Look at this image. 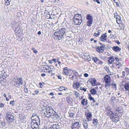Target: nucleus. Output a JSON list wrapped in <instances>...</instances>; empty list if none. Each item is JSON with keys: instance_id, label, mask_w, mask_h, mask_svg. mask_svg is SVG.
I'll return each mask as SVG.
<instances>
[{"instance_id": "54", "label": "nucleus", "mask_w": 129, "mask_h": 129, "mask_svg": "<svg viewBox=\"0 0 129 129\" xmlns=\"http://www.w3.org/2000/svg\"><path fill=\"white\" fill-rule=\"evenodd\" d=\"M84 76L85 77H87L88 76V75L87 73H85L84 74Z\"/></svg>"}, {"instance_id": "3", "label": "nucleus", "mask_w": 129, "mask_h": 129, "mask_svg": "<svg viewBox=\"0 0 129 129\" xmlns=\"http://www.w3.org/2000/svg\"><path fill=\"white\" fill-rule=\"evenodd\" d=\"M55 113V111L53 110L51 107L48 106L46 108L44 114L45 116L48 117L51 116H54Z\"/></svg>"}, {"instance_id": "8", "label": "nucleus", "mask_w": 129, "mask_h": 129, "mask_svg": "<svg viewBox=\"0 0 129 129\" xmlns=\"http://www.w3.org/2000/svg\"><path fill=\"white\" fill-rule=\"evenodd\" d=\"M31 127L33 129H37L39 127V124L36 120H33L30 123Z\"/></svg>"}, {"instance_id": "40", "label": "nucleus", "mask_w": 129, "mask_h": 129, "mask_svg": "<svg viewBox=\"0 0 129 129\" xmlns=\"http://www.w3.org/2000/svg\"><path fill=\"white\" fill-rule=\"evenodd\" d=\"M119 26L120 27H121L120 28L121 29H124L125 26V25L124 24H121L120 25H119Z\"/></svg>"}, {"instance_id": "43", "label": "nucleus", "mask_w": 129, "mask_h": 129, "mask_svg": "<svg viewBox=\"0 0 129 129\" xmlns=\"http://www.w3.org/2000/svg\"><path fill=\"white\" fill-rule=\"evenodd\" d=\"M103 62L102 61L100 60L99 59L98 60V62L97 63V64L102 65L103 64Z\"/></svg>"}, {"instance_id": "25", "label": "nucleus", "mask_w": 129, "mask_h": 129, "mask_svg": "<svg viewBox=\"0 0 129 129\" xmlns=\"http://www.w3.org/2000/svg\"><path fill=\"white\" fill-rule=\"evenodd\" d=\"M124 87L126 90H129V83H126L124 85Z\"/></svg>"}, {"instance_id": "53", "label": "nucleus", "mask_w": 129, "mask_h": 129, "mask_svg": "<svg viewBox=\"0 0 129 129\" xmlns=\"http://www.w3.org/2000/svg\"><path fill=\"white\" fill-rule=\"evenodd\" d=\"M88 98L90 100L91 98H92L91 96V94H89L88 95Z\"/></svg>"}, {"instance_id": "61", "label": "nucleus", "mask_w": 129, "mask_h": 129, "mask_svg": "<svg viewBox=\"0 0 129 129\" xmlns=\"http://www.w3.org/2000/svg\"><path fill=\"white\" fill-rule=\"evenodd\" d=\"M116 43H117L118 44H119L120 43L118 41H115Z\"/></svg>"}, {"instance_id": "45", "label": "nucleus", "mask_w": 129, "mask_h": 129, "mask_svg": "<svg viewBox=\"0 0 129 129\" xmlns=\"http://www.w3.org/2000/svg\"><path fill=\"white\" fill-rule=\"evenodd\" d=\"M73 73L75 76H76L77 75H78L77 72L76 71L74 70H73Z\"/></svg>"}, {"instance_id": "20", "label": "nucleus", "mask_w": 129, "mask_h": 129, "mask_svg": "<svg viewBox=\"0 0 129 129\" xmlns=\"http://www.w3.org/2000/svg\"><path fill=\"white\" fill-rule=\"evenodd\" d=\"M104 49L105 48L101 46L99 47L96 49V51L100 53H101L103 52Z\"/></svg>"}, {"instance_id": "37", "label": "nucleus", "mask_w": 129, "mask_h": 129, "mask_svg": "<svg viewBox=\"0 0 129 129\" xmlns=\"http://www.w3.org/2000/svg\"><path fill=\"white\" fill-rule=\"evenodd\" d=\"M15 101L14 100H13L11 101L10 102V105H11L12 106H13L15 105L14 103H15Z\"/></svg>"}, {"instance_id": "42", "label": "nucleus", "mask_w": 129, "mask_h": 129, "mask_svg": "<svg viewBox=\"0 0 129 129\" xmlns=\"http://www.w3.org/2000/svg\"><path fill=\"white\" fill-rule=\"evenodd\" d=\"M74 94L76 95V97L77 98L79 96V93L76 91H75L74 92Z\"/></svg>"}, {"instance_id": "17", "label": "nucleus", "mask_w": 129, "mask_h": 129, "mask_svg": "<svg viewBox=\"0 0 129 129\" xmlns=\"http://www.w3.org/2000/svg\"><path fill=\"white\" fill-rule=\"evenodd\" d=\"M70 69H68L67 67H66L63 69V74L65 75H68V73Z\"/></svg>"}, {"instance_id": "21", "label": "nucleus", "mask_w": 129, "mask_h": 129, "mask_svg": "<svg viewBox=\"0 0 129 129\" xmlns=\"http://www.w3.org/2000/svg\"><path fill=\"white\" fill-rule=\"evenodd\" d=\"M112 49L113 50L115 51L118 52L121 50V48L115 46L112 47Z\"/></svg>"}, {"instance_id": "30", "label": "nucleus", "mask_w": 129, "mask_h": 129, "mask_svg": "<svg viewBox=\"0 0 129 129\" xmlns=\"http://www.w3.org/2000/svg\"><path fill=\"white\" fill-rule=\"evenodd\" d=\"M73 70L70 69L68 73V75H69L70 76H72L73 74Z\"/></svg>"}, {"instance_id": "2", "label": "nucleus", "mask_w": 129, "mask_h": 129, "mask_svg": "<svg viewBox=\"0 0 129 129\" xmlns=\"http://www.w3.org/2000/svg\"><path fill=\"white\" fill-rule=\"evenodd\" d=\"M13 81L14 85L18 88H20V85H22L23 83V80L21 77L18 78L17 77H15Z\"/></svg>"}, {"instance_id": "52", "label": "nucleus", "mask_w": 129, "mask_h": 129, "mask_svg": "<svg viewBox=\"0 0 129 129\" xmlns=\"http://www.w3.org/2000/svg\"><path fill=\"white\" fill-rule=\"evenodd\" d=\"M75 76L74 75H73L71 77H69V78L72 80H73Z\"/></svg>"}, {"instance_id": "64", "label": "nucleus", "mask_w": 129, "mask_h": 129, "mask_svg": "<svg viewBox=\"0 0 129 129\" xmlns=\"http://www.w3.org/2000/svg\"><path fill=\"white\" fill-rule=\"evenodd\" d=\"M49 95L52 96H53L54 95V94L52 92H51L50 93Z\"/></svg>"}, {"instance_id": "11", "label": "nucleus", "mask_w": 129, "mask_h": 129, "mask_svg": "<svg viewBox=\"0 0 129 129\" xmlns=\"http://www.w3.org/2000/svg\"><path fill=\"white\" fill-rule=\"evenodd\" d=\"M81 16L79 18H73V21L75 24L76 25H80L82 22Z\"/></svg>"}, {"instance_id": "32", "label": "nucleus", "mask_w": 129, "mask_h": 129, "mask_svg": "<svg viewBox=\"0 0 129 129\" xmlns=\"http://www.w3.org/2000/svg\"><path fill=\"white\" fill-rule=\"evenodd\" d=\"M93 123L94 124L96 125L98 122L97 119H93Z\"/></svg>"}, {"instance_id": "34", "label": "nucleus", "mask_w": 129, "mask_h": 129, "mask_svg": "<svg viewBox=\"0 0 129 129\" xmlns=\"http://www.w3.org/2000/svg\"><path fill=\"white\" fill-rule=\"evenodd\" d=\"M79 16H80V17L81 16V15H80L78 14H77L75 15L73 18L75 19L76 18H79L80 17H79Z\"/></svg>"}, {"instance_id": "13", "label": "nucleus", "mask_w": 129, "mask_h": 129, "mask_svg": "<svg viewBox=\"0 0 129 129\" xmlns=\"http://www.w3.org/2000/svg\"><path fill=\"white\" fill-rule=\"evenodd\" d=\"M107 33L103 34L100 37V40L102 42H106L107 39Z\"/></svg>"}, {"instance_id": "60", "label": "nucleus", "mask_w": 129, "mask_h": 129, "mask_svg": "<svg viewBox=\"0 0 129 129\" xmlns=\"http://www.w3.org/2000/svg\"><path fill=\"white\" fill-rule=\"evenodd\" d=\"M58 65H59V66H58V67L59 68L60 66V64H61V62H60V61H59L58 62Z\"/></svg>"}, {"instance_id": "5", "label": "nucleus", "mask_w": 129, "mask_h": 129, "mask_svg": "<svg viewBox=\"0 0 129 129\" xmlns=\"http://www.w3.org/2000/svg\"><path fill=\"white\" fill-rule=\"evenodd\" d=\"M6 119L10 122H12L14 120V116L12 115L11 113L9 112H7L6 113Z\"/></svg>"}, {"instance_id": "27", "label": "nucleus", "mask_w": 129, "mask_h": 129, "mask_svg": "<svg viewBox=\"0 0 129 129\" xmlns=\"http://www.w3.org/2000/svg\"><path fill=\"white\" fill-rule=\"evenodd\" d=\"M83 124V126L85 129H86L88 128V124L86 120L84 122Z\"/></svg>"}, {"instance_id": "6", "label": "nucleus", "mask_w": 129, "mask_h": 129, "mask_svg": "<svg viewBox=\"0 0 129 129\" xmlns=\"http://www.w3.org/2000/svg\"><path fill=\"white\" fill-rule=\"evenodd\" d=\"M86 19L88 21L86 22L87 25L88 26H90L93 22V17L90 14H88L87 15Z\"/></svg>"}, {"instance_id": "12", "label": "nucleus", "mask_w": 129, "mask_h": 129, "mask_svg": "<svg viewBox=\"0 0 129 129\" xmlns=\"http://www.w3.org/2000/svg\"><path fill=\"white\" fill-rule=\"evenodd\" d=\"M80 125L78 122H75L73 123L72 126V129H79Z\"/></svg>"}, {"instance_id": "4", "label": "nucleus", "mask_w": 129, "mask_h": 129, "mask_svg": "<svg viewBox=\"0 0 129 129\" xmlns=\"http://www.w3.org/2000/svg\"><path fill=\"white\" fill-rule=\"evenodd\" d=\"M103 78L105 83V87L106 88H108L111 85V78L109 75H105Z\"/></svg>"}, {"instance_id": "50", "label": "nucleus", "mask_w": 129, "mask_h": 129, "mask_svg": "<svg viewBox=\"0 0 129 129\" xmlns=\"http://www.w3.org/2000/svg\"><path fill=\"white\" fill-rule=\"evenodd\" d=\"M24 91L25 93H27L28 92V89L27 88H24Z\"/></svg>"}, {"instance_id": "35", "label": "nucleus", "mask_w": 129, "mask_h": 129, "mask_svg": "<svg viewBox=\"0 0 129 129\" xmlns=\"http://www.w3.org/2000/svg\"><path fill=\"white\" fill-rule=\"evenodd\" d=\"M115 64L116 65V66H120V65H121V64H120V62H119V59L118 58V59L117 60V61H115Z\"/></svg>"}, {"instance_id": "57", "label": "nucleus", "mask_w": 129, "mask_h": 129, "mask_svg": "<svg viewBox=\"0 0 129 129\" xmlns=\"http://www.w3.org/2000/svg\"><path fill=\"white\" fill-rule=\"evenodd\" d=\"M35 93L37 94L39 92V91L38 90H36L35 91Z\"/></svg>"}, {"instance_id": "29", "label": "nucleus", "mask_w": 129, "mask_h": 129, "mask_svg": "<svg viewBox=\"0 0 129 129\" xmlns=\"http://www.w3.org/2000/svg\"><path fill=\"white\" fill-rule=\"evenodd\" d=\"M11 0H5V4L7 5H9L10 4V2Z\"/></svg>"}, {"instance_id": "38", "label": "nucleus", "mask_w": 129, "mask_h": 129, "mask_svg": "<svg viewBox=\"0 0 129 129\" xmlns=\"http://www.w3.org/2000/svg\"><path fill=\"white\" fill-rule=\"evenodd\" d=\"M105 69L106 70V71L109 74V73H110V71L109 69V68L107 67H105Z\"/></svg>"}, {"instance_id": "15", "label": "nucleus", "mask_w": 129, "mask_h": 129, "mask_svg": "<svg viewBox=\"0 0 129 129\" xmlns=\"http://www.w3.org/2000/svg\"><path fill=\"white\" fill-rule=\"evenodd\" d=\"M91 113L90 112H89L87 113L86 115V119H87V121L89 122V121H91V118L92 117Z\"/></svg>"}, {"instance_id": "51", "label": "nucleus", "mask_w": 129, "mask_h": 129, "mask_svg": "<svg viewBox=\"0 0 129 129\" xmlns=\"http://www.w3.org/2000/svg\"><path fill=\"white\" fill-rule=\"evenodd\" d=\"M37 117L39 119V118L38 117H37V115H36V114H34L33 115H32V117ZM40 121V120H39V122Z\"/></svg>"}, {"instance_id": "9", "label": "nucleus", "mask_w": 129, "mask_h": 129, "mask_svg": "<svg viewBox=\"0 0 129 129\" xmlns=\"http://www.w3.org/2000/svg\"><path fill=\"white\" fill-rule=\"evenodd\" d=\"M108 62L109 64H111L114 62V61H117L118 59V57L111 56L108 57Z\"/></svg>"}, {"instance_id": "47", "label": "nucleus", "mask_w": 129, "mask_h": 129, "mask_svg": "<svg viewBox=\"0 0 129 129\" xmlns=\"http://www.w3.org/2000/svg\"><path fill=\"white\" fill-rule=\"evenodd\" d=\"M54 72V71L53 70H51L49 71L48 72V73L49 74H51L53 73Z\"/></svg>"}, {"instance_id": "41", "label": "nucleus", "mask_w": 129, "mask_h": 129, "mask_svg": "<svg viewBox=\"0 0 129 129\" xmlns=\"http://www.w3.org/2000/svg\"><path fill=\"white\" fill-rule=\"evenodd\" d=\"M112 120H113L114 122L116 123L119 121L118 117H117V118H114L112 119Z\"/></svg>"}, {"instance_id": "36", "label": "nucleus", "mask_w": 129, "mask_h": 129, "mask_svg": "<svg viewBox=\"0 0 129 129\" xmlns=\"http://www.w3.org/2000/svg\"><path fill=\"white\" fill-rule=\"evenodd\" d=\"M31 50L33 51V52L35 53H38L37 51L35 49V48L34 47H32L31 49Z\"/></svg>"}, {"instance_id": "58", "label": "nucleus", "mask_w": 129, "mask_h": 129, "mask_svg": "<svg viewBox=\"0 0 129 129\" xmlns=\"http://www.w3.org/2000/svg\"><path fill=\"white\" fill-rule=\"evenodd\" d=\"M122 75L124 76H125V71H123L122 72Z\"/></svg>"}, {"instance_id": "18", "label": "nucleus", "mask_w": 129, "mask_h": 129, "mask_svg": "<svg viewBox=\"0 0 129 129\" xmlns=\"http://www.w3.org/2000/svg\"><path fill=\"white\" fill-rule=\"evenodd\" d=\"M67 103L69 104H72V103L73 100L70 96H68L67 98Z\"/></svg>"}, {"instance_id": "23", "label": "nucleus", "mask_w": 129, "mask_h": 129, "mask_svg": "<svg viewBox=\"0 0 129 129\" xmlns=\"http://www.w3.org/2000/svg\"><path fill=\"white\" fill-rule=\"evenodd\" d=\"M90 92L91 94L93 95L96 94L97 93L96 90L94 88L91 89Z\"/></svg>"}, {"instance_id": "59", "label": "nucleus", "mask_w": 129, "mask_h": 129, "mask_svg": "<svg viewBox=\"0 0 129 129\" xmlns=\"http://www.w3.org/2000/svg\"><path fill=\"white\" fill-rule=\"evenodd\" d=\"M91 106H94L95 105V104L94 103L91 102Z\"/></svg>"}, {"instance_id": "48", "label": "nucleus", "mask_w": 129, "mask_h": 129, "mask_svg": "<svg viewBox=\"0 0 129 129\" xmlns=\"http://www.w3.org/2000/svg\"><path fill=\"white\" fill-rule=\"evenodd\" d=\"M54 115H55V116L56 118H58L59 117L58 115L57 114H56V113L54 114Z\"/></svg>"}, {"instance_id": "16", "label": "nucleus", "mask_w": 129, "mask_h": 129, "mask_svg": "<svg viewBox=\"0 0 129 129\" xmlns=\"http://www.w3.org/2000/svg\"><path fill=\"white\" fill-rule=\"evenodd\" d=\"M81 84V83L78 82H76L74 83H73V87L74 89H77L79 87H80Z\"/></svg>"}, {"instance_id": "1", "label": "nucleus", "mask_w": 129, "mask_h": 129, "mask_svg": "<svg viewBox=\"0 0 129 129\" xmlns=\"http://www.w3.org/2000/svg\"><path fill=\"white\" fill-rule=\"evenodd\" d=\"M66 29L63 28L60 29L58 31L54 33L53 34V37L56 39L60 40L63 36L66 35Z\"/></svg>"}, {"instance_id": "22", "label": "nucleus", "mask_w": 129, "mask_h": 129, "mask_svg": "<svg viewBox=\"0 0 129 129\" xmlns=\"http://www.w3.org/2000/svg\"><path fill=\"white\" fill-rule=\"evenodd\" d=\"M111 113L110 115V117L111 118L113 119L114 118H117V116L116 115V114L113 113L112 111L111 112Z\"/></svg>"}, {"instance_id": "26", "label": "nucleus", "mask_w": 129, "mask_h": 129, "mask_svg": "<svg viewBox=\"0 0 129 129\" xmlns=\"http://www.w3.org/2000/svg\"><path fill=\"white\" fill-rule=\"evenodd\" d=\"M101 31H102L100 29L98 30L97 31L98 32L97 33H94L93 36L96 37L100 35V34L101 33Z\"/></svg>"}, {"instance_id": "55", "label": "nucleus", "mask_w": 129, "mask_h": 129, "mask_svg": "<svg viewBox=\"0 0 129 129\" xmlns=\"http://www.w3.org/2000/svg\"><path fill=\"white\" fill-rule=\"evenodd\" d=\"M52 60L55 63L56 62V59H52Z\"/></svg>"}, {"instance_id": "56", "label": "nucleus", "mask_w": 129, "mask_h": 129, "mask_svg": "<svg viewBox=\"0 0 129 129\" xmlns=\"http://www.w3.org/2000/svg\"><path fill=\"white\" fill-rule=\"evenodd\" d=\"M44 83L43 82L42 83H41V82H40L39 83V85H40V87H41V86L42 85V84H44Z\"/></svg>"}, {"instance_id": "7", "label": "nucleus", "mask_w": 129, "mask_h": 129, "mask_svg": "<svg viewBox=\"0 0 129 129\" xmlns=\"http://www.w3.org/2000/svg\"><path fill=\"white\" fill-rule=\"evenodd\" d=\"M48 129H60V124L57 122H55Z\"/></svg>"}, {"instance_id": "10", "label": "nucleus", "mask_w": 129, "mask_h": 129, "mask_svg": "<svg viewBox=\"0 0 129 129\" xmlns=\"http://www.w3.org/2000/svg\"><path fill=\"white\" fill-rule=\"evenodd\" d=\"M76 112V110L74 107H71L69 112L70 116L71 117H73Z\"/></svg>"}, {"instance_id": "19", "label": "nucleus", "mask_w": 129, "mask_h": 129, "mask_svg": "<svg viewBox=\"0 0 129 129\" xmlns=\"http://www.w3.org/2000/svg\"><path fill=\"white\" fill-rule=\"evenodd\" d=\"M81 104L84 106H86L88 104V101L86 99H83L81 102Z\"/></svg>"}, {"instance_id": "63", "label": "nucleus", "mask_w": 129, "mask_h": 129, "mask_svg": "<svg viewBox=\"0 0 129 129\" xmlns=\"http://www.w3.org/2000/svg\"><path fill=\"white\" fill-rule=\"evenodd\" d=\"M52 60H49L48 61L49 63L51 64L52 63Z\"/></svg>"}, {"instance_id": "62", "label": "nucleus", "mask_w": 129, "mask_h": 129, "mask_svg": "<svg viewBox=\"0 0 129 129\" xmlns=\"http://www.w3.org/2000/svg\"><path fill=\"white\" fill-rule=\"evenodd\" d=\"M51 76H53V75H55V72H54L53 73H51Z\"/></svg>"}, {"instance_id": "24", "label": "nucleus", "mask_w": 129, "mask_h": 129, "mask_svg": "<svg viewBox=\"0 0 129 129\" xmlns=\"http://www.w3.org/2000/svg\"><path fill=\"white\" fill-rule=\"evenodd\" d=\"M58 89L59 91H61L63 90L66 91H68V88L62 86L60 87L59 88H58Z\"/></svg>"}, {"instance_id": "14", "label": "nucleus", "mask_w": 129, "mask_h": 129, "mask_svg": "<svg viewBox=\"0 0 129 129\" xmlns=\"http://www.w3.org/2000/svg\"><path fill=\"white\" fill-rule=\"evenodd\" d=\"M89 81L91 83V85L94 86L97 85L96 80L94 78H91L89 80Z\"/></svg>"}, {"instance_id": "33", "label": "nucleus", "mask_w": 129, "mask_h": 129, "mask_svg": "<svg viewBox=\"0 0 129 129\" xmlns=\"http://www.w3.org/2000/svg\"><path fill=\"white\" fill-rule=\"evenodd\" d=\"M78 90L79 91L80 90L81 91H83L84 92H85L86 91V88L82 87H81L80 88V89H78Z\"/></svg>"}, {"instance_id": "44", "label": "nucleus", "mask_w": 129, "mask_h": 129, "mask_svg": "<svg viewBox=\"0 0 129 129\" xmlns=\"http://www.w3.org/2000/svg\"><path fill=\"white\" fill-rule=\"evenodd\" d=\"M112 86V87L113 88H116V85L114 83H112L111 84Z\"/></svg>"}, {"instance_id": "46", "label": "nucleus", "mask_w": 129, "mask_h": 129, "mask_svg": "<svg viewBox=\"0 0 129 129\" xmlns=\"http://www.w3.org/2000/svg\"><path fill=\"white\" fill-rule=\"evenodd\" d=\"M4 105L3 103H1L0 104V107L1 108H3L4 107Z\"/></svg>"}, {"instance_id": "39", "label": "nucleus", "mask_w": 129, "mask_h": 129, "mask_svg": "<svg viewBox=\"0 0 129 129\" xmlns=\"http://www.w3.org/2000/svg\"><path fill=\"white\" fill-rule=\"evenodd\" d=\"M115 97L113 95L111 97V100L112 101L114 102L115 100Z\"/></svg>"}, {"instance_id": "49", "label": "nucleus", "mask_w": 129, "mask_h": 129, "mask_svg": "<svg viewBox=\"0 0 129 129\" xmlns=\"http://www.w3.org/2000/svg\"><path fill=\"white\" fill-rule=\"evenodd\" d=\"M45 69L46 70H49L51 69L50 68H49L48 66H46L45 67Z\"/></svg>"}, {"instance_id": "31", "label": "nucleus", "mask_w": 129, "mask_h": 129, "mask_svg": "<svg viewBox=\"0 0 129 129\" xmlns=\"http://www.w3.org/2000/svg\"><path fill=\"white\" fill-rule=\"evenodd\" d=\"M124 70L126 75H128L129 74V69L127 68H125Z\"/></svg>"}, {"instance_id": "28", "label": "nucleus", "mask_w": 129, "mask_h": 129, "mask_svg": "<svg viewBox=\"0 0 129 129\" xmlns=\"http://www.w3.org/2000/svg\"><path fill=\"white\" fill-rule=\"evenodd\" d=\"M95 62L97 63L99 59L97 57H93L92 59Z\"/></svg>"}]
</instances>
